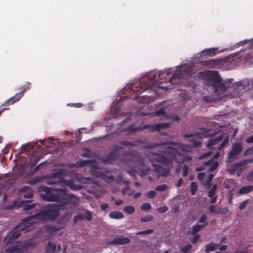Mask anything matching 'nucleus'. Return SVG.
Here are the masks:
<instances>
[{"label": "nucleus", "instance_id": "obj_1", "mask_svg": "<svg viewBox=\"0 0 253 253\" xmlns=\"http://www.w3.org/2000/svg\"><path fill=\"white\" fill-rule=\"evenodd\" d=\"M185 137L189 138L190 142L189 145L182 144H176L173 147H168L167 152H163L161 149L166 143H154L149 146H146L145 148H158L157 152L152 151L147 155L148 159L152 163L154 170L159 175L166 176L168 173L167 170L159 164H155L153 162H159L163 164H168L175 160L176 163L190 160L191 157L187 154L190 151L192 147H197L201 145L200 139L192 134H185Z\"/></svg>", "mask_w": 253, "mask_h": 253}, {"label": "nucleus", "instance_id": "obj_2", "mask_svg": "<svg viewBox=\"0 0 253 253\" xmlns=\"http://www.w3.org/2000/svg\"><path fill=\"white\" fill-rule=\"evenodd\" d=\"M203 79L206 85L210 88L213 93H216L219 97H222L224 92H231V89L235 90L232 96L235 97L238 94V90L244 89L246 85H250V82H240L236 85L232 84L230 81L223 83L217 71H207L203 73Z\"/></svg>", "mask_w": 253, "mask_h": 253}, {"label": "nucleus", "instance_id": "obj_3", "mask_svg": "<svg viewBox=\"0 0 253 253\" xmlns=\"http://www.w3.org/2000/svg\"><path fill=\"white\" fill-rule=\"evenodd\" d=\"M20 206L24 211H29L34 209L32 212L33 214L29 217H31V221H34V225L38 222H44L47 220H53L55 219L59 214L60 210L63 206V203L60 202L59 203L48 204L42 209H37V206H39L36 203L31 204L29 200L27 201H21Z\"/></svg>", "mask_w": 253, "mask_h": 253}, {"label": "nucleus", "instance_id": "obj_4", "mask_svg": "<svg viewBox=\"0 0 253 253\" xmlns=\"http://www.w3.org/2000/svg\"><path fill=\"white\" fill-rule=\"evenodd\" d=\"M34 221H31V217H27L23 219L21 222L18 224L4 239L6 245L10 244L14 239H17L21 232L26 233L32 230L34 228Z\"/></svg>", "mask_w": 253, "mask_h": 253}, {"label": "nucleus", "instance_id": "obj_5", "mask_svg": "<svg viewBox=\"0 0 253 253\" xmlns=\"http://www.w3.org/2000/svg\"><path fill=\"white\" fill-rule=\"evenodd\" d=\"M53 190V188H50L46 186H43L42 187V191L45 192L44 194H41V197L44 201H57L59 199V196L56 194H52V191ZM54 191H62L63 190L61 189H54Z\"/></svg>", "mask_w": 253, "mask_h": 253}, {"label": "nucleus", "instance_id": "obj_6", "mask_svg": "<svg viewBox=\"0 0 253 253\" xmlns=\"http://www.w3.org/2000/svg\"><path fill=\"white\" fill-rule=\"evenodd\" d=\"M192 73L191 68L189 67L182 66L178 71V72L173 75L172 77L169 80V82L172 84H178L183 77V73L185 74H189Z\"/></svg>", "mask_w": 253, "mask_h": 253}, {"label": "nucleus", "instance_id": "obj_7", "mask_svg": "<svg viewBox=\"0 0 253 253\" xmlns=\"http://www.w3.org/2000/svg\"><path fill=\"white\" fill-rule=\"evenodd\" d=\"M48 184H58L63 186V169H60L52 173V177L47 181Z\"/></svg>", "mask_w": 253, "mask_h": 253}, {"label": "nucleus", "instance_id": "obj_8", "mask_svg": "<svg viewBox=\"0 0 253 253\" xmlns=\"http://www.w3.org/2000/svg\"><path fill=\"white\" fill-rule=\"evenodd\" d=\"M168 127V125L166 123H161L159 124L146 125L142 127H139L133 129V131L142 130L147 129L149 131L154 132L155 131H159L162 129L166 128Z\"/></svg>", "mask_w": 253, "mask_h": 253}, {"label": "nucleus", "instance_id": "obj_9", "mask_svg": "<svg viewBox=\"0 0 253 253\" xmlns=\"http://www.w3.org/2000/svg\"><path fill=\"white\" fill-rule=\"evenodd\" d=\"M30 89L29 86L24 85L22 86L20 88L21 91L19 93H17L15 95L9 99H8L2 105H6L8 106L9 105H12L14 104L15 102L19 101L24 95V92L27 90Z\"/></svg>", "mask_w": 253, "mask_h": 253}, {"label": "nucleus", "instance_id": "obj_10", "mask_svg": "<svg viewBox=\"0 0 253 253\" xmlns=\"http://www.w3.org/2000/svg\"><path fill=\"white\" fill-rule=\"evenodd\" d=\"M243 149L242 146L240 143H236L233 144L230 151L228 153V158L231 160H235L238 158V155Z\"/></svg>", "mask_w": 253, "mask_h": 253}, {"label": "nucleus", "instance_id": "obj_11", "mask_svg": "<svg viewBox=\"0 0 253 253\" xmlns=\"http://www.w3.org/2000/svg\"><path fill=\"white\" fill-rule=\"evenodd\" d=\"M209 187L208 188L207 194L209 197L211 198L210 200V202L212 204H214L216 202L217 200V196H215V191L217 189L216 184H214L213 185H208Z\"/></svg>", "mask_w": 253, "mask_h": 253}, {"label": "nucleus", "instance_id": "obj_12", "mask_svg": "<svg viewBox=\"0 0 253 253\" xmlns=\"http://www.w3.org/2000/svg\"><path fill=\"white\" fill-rule=\"evenodd\" d=\"M79 203V198L75 197L74 195L67 194L64 192V205L71 204V205L77 206Z\"/></svg>", "mask_w": 253, "mask_h": 253}, {"label": "nucleus", "instance_id": "obj_13", "mask_svg": "<svg viewBox=\"0 0 253 253\" xmlns=\"http://www.w3.org/2000/svg\"><path fill=\"white\" fill-rule=\"evenodd\" d=\"M130 242V240L126 237L118 236L108 243L110 245H126Z\"/></svg>", "mask_w": 253, "mask_h": 253}, {"label": "nucleus", "instance_id": "obj_14", "mask_svg": "<svg viewBox=\"0 0 253 253\" xmlns=\"http://www.w3.org/2000/svg\"><path fill=\"white\" fill-rule=\"evenodd\" d=\"M20 192H21V196L24 198L31 199L33 196V190L30 186H24L22 187Z\"/></svg>", "mask_w": 253, "mask_h": 253}, {"label": "nucleus", "instance_id": "obj_15", "mask_svg": "<svg viewBox=\"0 0 253 253\" xmlns=\"http://www.w3.org/2000/svg\"><path fill=\"white\" fill-rule=\"evenodd\" d=\"M218 166V163L212 159L205 163V166L207 168V169L211 171H212L215 169Z\"/></svg>", "mask_w": 253, "mask_h": 253}, {"label": "nucleus", "instance_id": "obj_16", "mask_svg": "<svg viewBox=\"0 0 253 253\" xmlns=\"http://www.w3.org/2000/svg\"><path fill=\"white\" fill-rule=\"evenodd\" d=\"M216 52V49L214 48H210L205 50H203L201 53V56H211L215 54Z\"/></svg>", "mask_w": 253, "mask_h": 253}, {"label": "nucleus", "instance_id": "obj_17", "mask_svg": "<svg viewBox=\"0 0 253 253\" xmlns=\"http://www.w3.org/2000/svg\"><path fill=\"white\" fill-rule=\"evenodd\" d=\"M155 114L157 116H161V119L162 120L167 119L169 117L167 113L165 112V109L164 108H161L159 110L156 111Z\"/></svg>", "mask_w": 253, "mask_h": 253}, {"label": "nucleus", "instance_id": "obj_18", "mask_svg": "<svg viewBox=\"0 0 253 253\" xmlns=\"http://www.w3.org/2000/svg\"><path fill=\"white\" fill-rule=\"evenodd\" d=\"M252 191H253V185H249L240 188L238 193L240 194H245L249 193Z\"/></svg>", "mask_w": 253, "mask_h": 253}, {"label": "nucleus", "instance_id": "obj_19", "mask_svg": "<svg viewBox=\"0 0 253 253\" xmlns=\"http://www.w3.org/2000/svg\"><path fill=\"white\" fill-rule=\"evenodd\" d=\"M205 225H197L193 227L192 230L189 231L188 233L191 234L193 235H196L198 232L200 231L204 227Z\"/></svg>", "mask_w": 253, "mask_h": 253}, {"label": "nucleus", "instance_id": "obj_20", "mask_svg": "<svg viewBox=\"0 0 253 253\" xmlns=\"http://www.w3.org/2000/svg\"><path fill=\"white\" fill-rule=\"evenodd\" d=\"M43 141L44 142V144L48 147H53L55 149H56L58 147V145L57 147H54L53 145H55L56 143H58L57 140H52L51 139H49L47 141L43 140Z\"/></svg>", "mask_w": 253, "mask_h": 253}, {"label": "nucleus", "instance_id": "obj_21", "mask_svg": "<svg viewBox=\"0 0 253 253\" xmlns=\"http://www.w3.org/2000/svg\"><path fill=\"white\" fill-rule=\"evenodd\" d=\"M109 216L112 218L121 219L124 217V215L120 211H112L109 213Z\"/></svg>", "mask_w": 253, "mask_h": 253}, {"label": "nucleus", "instance_id": "obj_22", "mask_svg": "<svg viewBox=\"0 0 253 253\" xmlns=\"http://www.w3.org/2000/svg\"><path fill=\"white\" fill-rule=\"evenodd\" d=\"M22 249L18 246L8 247L6 249L7 253H21Z\"/></svg>", "mask_w": 253, "mask_h": 253}, {"label": "nucleus", "instance_id": "obj_23", "mask_svg": "<svg viewBox=\"0 0 253 253\" xmlns=\"http://www.w3.org/2000/svg\"><path fill=\"white\" fill-rule=\"evenodd\" d=\"M218 246L213 243H211L206 246L205 252L208 253L211 251H213L216 250Z\"/></svg>", "mask_w": 253, "mask_h": 253}, {"label": "nucleus", "instance_id": "obj_24", "mask_svg": "<svg viewBox=\"0 0 253 253\" xmlns=\"http://www.w3.org/2000/svg\"><path fill=\"white\" fill-rule=\"evenodd\" d=\"M222 140V138L221 137H217L216 138L211 140L208 143L207 146L208 147H210L212 145H216L217 143L220 142Z\"/></svg>", "mask_w": 253, "mask_h": 253}, {"label": "nucleus", "instance_id": "obj_25", "mask_svg": "<svg viewBox=\"0 0 253 253\" xmlns=\"http://www.w3.org/2000/svg\"><path fill=\"white\" fill-rule=\"evenodd\" d=\"M97 176L101 177L106 182H109L112 179V176L109 173L106 174L101 173L100 175H97Z\"/></svg>", "mask_w": 253, "mask_h": 253}, {"label": "nucleus", "instance_id": "obj_26", "mask_svg": "<svg viewBox=\"0 0 253 253\" xmlns=\"http://www.w3.org/2000/svg\"><path fill=\"white\" fill-rule=\"evenodd\" d=\"M64 185H67L69 186L70 188H71L73 190H77L79 188V186L75 185L73 184V182L72 181H68L64 179Z\"/></svg>", "mask_w": 253, "mask_h": 253}, {"label": "nucleus", "instance_id": "obj_27", "mask_svg": "<svg viewBox=\"0 0 253 253\" xmlns=\"http://www.w3.org/2000/svg\"><path fill=\"white\" fill-rule=\"evenodd\" d=\"M55 249L56 245L52 243L51 242H49L47 246L46 252L52 253L55 250Z\"/></svg>", "mask_w": 253, "mask_h": 253}, {"label": "nucleus", "instance_id": "obj_28", "mask_svg": "<svg viewBox=\"0 0 253 253\" xmlns=\"http://www.w3.org/2000/svg\"><path fill=\"white\" fill-rule=\"evenodd\" d=\"M198 189V185L196 182H192L191 184V192L192 195H195Z\"/></svg>", "mask_w": 253, "mask_h": 253}, {"label": "nucleus", "instance_id": "obj_29", "mask_svg": "<svg viewBox=\"0 0 253 253\" xmlns=\"http://www.w3.org/2000/svg\"><path fill=\"white\" fill-rule=\"evenodd\" d=\"M124 210L127 213L131 214L134 212L135 208L132 206H127L124 207Z\"/></svg>", "mask_w": 253, "mask_h": 253}, {"label": "nucleus", "instance_id": "obj_30", "mask_svg": "<svg viewBox=\"0 0 253 253\" xmlns=\"http://www.w3.org/2000/svg\"><path fill=\"white\" fill-rule=\"evenodd\" d=\"M168 188V186L166 184L158 185L155 187V190L157 191H164Z\"/></svg>", "mask_w": 253, "mask_h": 253}, {"label": "nucleus", "instance_id": "obj_31", "mask_svg": "<svg viewBox=\"0 0 253 253\" xmlns=\"http://www.w3.org/2000/svg\"><path fill=\"white\" fill-rule=\"evenodd\" d=\"M84 218L87 220V221H90L92 219V212L91 211L86 210L84 212Z\"/></svg>", "mask_w": 253, "mask_h": 253}, {"label": "nucleus", "instance_id": "obj_32", "mask_svg": "<svg viewBox=\"0 0 253 253\" xmlns=\"http://www.w3.org/2000/svg\"><path fill=\"white\" fill-rule=\"evenodd\" d=\"M151 208V205L148 203L143 204L141 206V210L142 211H148Z\"/></svg>", "mask_w": 253, "mask_h": 253}, {"label": "nucleus", "instance_id": "obj_33", "mask_svg": "<svg viewBox=\"0 0 253 253\" xmlns=\"http://www.w3.org/2000/svg\"><path fill=\"white\" fill-rule=\"evenodd\" d=\"M153 219L152 215H148L141 217L140 221L143 222H148L151 221Z\"/></svg>", "mask_w": 253, "mask_h": 253}, {"label": "nucleus", "instance_id": "obj_34", "mask_svg": "<svg viewBox=\"0 0 253 253\" xmlns=\"http://www.w3.org/2000/svg\"><path fill=\"white\" fill-rule=\"evenodd\" d=\"M153 232V230L152 229H148L143 231L137 232L135 233L136 235H147L151 234Z\"/></svg>", "mask_w": 253, "mask_h": 253}, {"label": "nucleus", "instance_id": "obj_35", "mask_svg": "<svg viewBox=\"0 0 253 253\" xmlns=\"http://www.w3.org/2000/svg\"><path fill=\"white\" fill-rule=\"evenodd\" d=\"M90 163H91V161L90 160H83V161H79L78 163V165L79 166L84 167V166L89 165L90 164Z\"/></svg>", "mask_w": 253, "mask_h": 253}, {"label": "nucleus", "instance_id": "obj_36", "mask_svg": "<svg viewBox=\"0 0 253 253\" xmlns=\"http://www.w3.org/2000/svg\"><path fill=\"white\" fill-rule=\"evenodd\" d=\"M228 211V209L226 208H219L216 210V213L225 214Z\"/></svg>", "mask_w": 253, "mask_h": 253}, {"label": "nucleus", "instance_id": "obj_37", "mask_svg": "<svg viewBox=\"0 0 253 253\" xmlns=\"http://www.w3.org/2000/svg\"><path fill=\"white\" fill-rule=\"evenodd\" d=\"M156 195V193L154 191H150L148 192L146 194L145 196L150 199H153L154 198Z\"/></svg>", "mask_w": 253, "mask_h": 253}, {"label": "nucleus", "instance_id": "obj_38", "mask_svg": "<svg viewBox=\"0 0 253 253\" xmlns=\"http://www.w3.org/2000/svg\"><path fill=\"white\" fill-rule=\"evenodd\" d=\"M122 192L123 194H125L126 193L128 195L130 196L132 194L133 191L131 189H130L128 187H127L126 188L123 189Z\"/></svg>", "mask_w": 253, "mask_h": 253}, {"label": "nucleus", "instance_id": "obj_39", "mask_svg": "<svg viewBox=\"0 0 253 253\" xmlns=\"http://www.w3.org/2000/svg\"><path fill=\"white\" fill-rule=\"evenodd\" d=\"M192 247L191 245H188L182 249V252L183 253H189Z\"/></svg>", "mask_w": 253, "mask_h": 253}, {"label": "nucleus", "instance_id": "obj_40", "mask_svg": "<svg viewBox=\"0 0 253 253\" xmlns=\"http://www.w3.org/2000/svg\"><path fill=\"white\" fill-rule=\"evenodd\" d=\"M247 179L248 181L253 183V170L248 173Z\"/></svg>", "mask_w": 253, "mask_h": 253}, {"label": "nucleus", "instance_id": "obj_41", "mask_svg": "<svg viewBox=\"0 0 253 253\" xmlns=\"http://www.w3.org/2000/svg\"><path fill=\"white\" fill-rule=\"evenodd\" d=\"M248 201H249V200H247L244 201L243 202H242L239 206V209L240 210H244L246 207V206L248 203Z\"/></svg>", "mask_w": 253, "mask_h": 253}, {"label": "nucleus", "instance_id": "obj_42", "mask_svg": "<svg viewBox=\"0 0 253 253\" xmlns=\"http://www.w3.org/2000/svg\"><path fill=\"white\" fill-rule=\"evenodd\" d=\"M168 210V207L165 206L161 207L160 208H159L157 209V211L160 213H163L166 212Z\"/></svg>", "mask_w": 253, "mask_h": 253}, {"label": "nucleus", "instance_id": "obj_43", "mask_svg": "<svg viewBox=\"0 0 253 253\" xmlns=\"http://www.w3.org/2000/svg\"><path fill=\"white\" fill-rule=\"evenodd\" d=\"M213 177H214V175L213 174H210L209 175L208 179V180L206 182V186L211 185V182Z\"/></svg>", "mask_w": 253, "mask_h": 253}, {"label": "nucleus", "instance_id": "obj_44", "mask_svg": "<svg viewBox=\"0 0 253 253\" xmlns=\"http://www.w3.org/2000/svg\"><path fill=\"white\" fill-rule=\"evenodd\" d=\"M253 153V146L247 149L244 152V155H251Z\"/></svg>", "mask_w": 253, "mask_h": 253}, {"label": "nucleus", "instance_id": "obj_45", "mask_svg": "<svg viewBox=\"0 0 253 253\" xmlns=\"http://www.w3.org/2000/svg\"><path fill=\"white\" fill-rule=\"evenodd\" d=\"M84 219V217L81 214H78L77 215L75 216L74 217V221L75 222H77L79 220H83Z\"/></svg>", "mask_w": 253, "mask_h": 253}, {"label": "nucleus", "instance_id": "obj_46", "mask_svg": "<svg viewBox=\"0 0 253 253\" xmlns=\"http://www.w3.org/2000/svg\"><path fill=\"white\" fill-rule=\"evenodd\" d=\"M207 218V215H206L205 214H202V215L201 216L200 219H199V222L200 223H203V222H204L206 221Z\"/></svg>", "mask_w": 253, "mask_h": 253}, {"label": "nucleus", "instance_id": "obj_47", "mask_svg": "<svg viewBox=\"0 0 253 253\" xmlns=\"http://www.w3.org/2000/svg\"><path fill=\"white\" fill-rule=\"evenodd\" d=\"M211 151H209L208 152L206 153L205 154H204L202 155V156H201L200 157H199V159H204L207 156H210L211 155Z\"/></svg>", "mask_w": 253, "mask_h": 253}, {"label": "nucleus", "instance_id": "obj_48", "mask_svg": "<svg viewBox=\"0 0 253 253\" xmlns=\"http://www.w3.org/2000/svg\"><path fill=\"white\" fill-rule=\"evenodd\" d=\"M245 141L247 143H251L253 142V135L250 136L246 139Z\"/></svg>", "mask_w": 253, "mask_h": 253}, {"label": "nucleus", "instance_id": "obj_49", "mask_svg": "<svg viewBox=\"0 0 253 253\" xmlns=\"http://www.w3.org/2000/svg\"><path fill=\"white\" fill-rule=\"evenodd\" d=\"M253 57V50L251 51L249 56L246 57L245 59L247 62H251V59Z\"/></svg>", "mask_w": 253, "mask_h": 253}, {"label": "nucleus", "instance_id": "obj_50", "mask_svg": "<svg viewBox=\"0 0 253 253\" xmlns=\"http://www.w3.org/2000/svg\"><path fill=\"white\" fill-rule=\"evenodd\" d=\"M209 210L211 212H215L216 210H215L214 205H211L209 208Z\"/></svg>", "mask_w": 253, "mask_h": 253}, {"label": "nucleus", "instance_id": "obj_51", "mask_svg": "<svg viewBox=\"0 0 253 253\" xmlns=\"http://www.w3.org/2000/svg\"><path fill=\"white\" fill-rule=\"evenodd\" d=\"M122 144L123 145L126 146H131L134 145V144L132 143L126 141L122 142Z\"/></svg>", "mask_w": 253, "mask_h": 253}, {"label": "nucleus", "instance_id": "obj_52", "mask_svg": "<svg viewBox=\"0 0 253 253\" xmlns=\"http://www.w3.org/2000/svg\"><path fill=\"white\" fill-rule=\"evenodd\" d=\"M100 207H101V210H105L106 209H107V208H109V205L107 204L103 203V204H101Z\"/></svg>", "mask_w": 253, "mask_h": 253}, {"label": "nucleus", "instance_id": "obj_53", "mask_svg": "<svg viewBox=\"0 0 253 253\" xmlns=\"http://www.w3.org/2000/svg\"><path fill=\"white\" fill-rule=\"evenodd\" d=\"M182 183H183V180L181 178H180L178 180V181H177V182L176 183V186L177 187H180L182 185Z\"/></svg>", "mask_w": 253, "mask_h": 253}, {"label": "nucleus", "instance_id": "obj_54", "mask_svg": "<svg viewBox=\"0 0 253 253\" xmlns=\"http://www.w3.org/2000/svg\"><path fill=\"white\" fill-rule=\"evenodd\" d=\"M228 141V139L226 138L220 144V148L223 147Z\"/></svg>", "mask_w": 253, "mask_h": 253}, {"label": "nucleus", "instance_id": "obj_55", "mask_svg": "<svg viewBox=\"0 0 253 253\" xmlns=\"http://www.w3.org/2000/svg\"><path fill=\"white\" fill-rule=\"evenodd\" d=\"M85 153H83L82 155L85 157H89L90 155V151L88 150H85Z\"/></svg>", "mask_w": 253, "mask_h": 253}, {"label": "nucleus", "instance_id": "obj_56", "mask_svg": "<svg viewBox=\"0 0 253 253\" xmlns=\"http://www.w3.org/2000/svg\"><path fill=\"white\" fill-rule=\"evenodd\" d=\"M199 236H196L195 237H194L191 240V242L192 243H195L197 242V240L199 238Z\"/></svg>", "mask_w": 253, "mask_h": 253}, {"label": "nucleus", "instance_id": "obj_57", "mask_svg": "<svg viewBox=\"0 0 253 253\" xmlns=\"http://www.w3.org/2000/svg\"><path fill=\"white\" fill-rule=\"evenodd\" d=\"M197 177L199 180H202L204 177V174L203 173H199L198 174Z\"/></svg>", "mask_w": 253, "mask_h": 253}, {"label": "nucleus", "instance_id": "obj_58", "mask_svg": "<svg viewBox=\"0 0 253 253\" xmlns=\"http://www.w3.org/2000/svg\"><path fill=\"white\" fill-rule=\"evenodd\" d=\"M115 203L116 205H121L124 204V201L123 200H116Z\"/></svg>", "mask_w": 253, "mask_h": 253}, {"label": "nucleus", "instance_id": "obj_59", "mask_svg": "<svg viewBox=\"0 0 253 253\" xmlns=\"http://www.w3.org/2000/svg\"><path fill=\"white\" fill-rule=\"evenodd\" d=\"M253 161V159H250V160L244 161L242 162L241 164L243 165H245L247 164L248 163H252Z\"/></svg>", "mask_w": 253, "mask_h": 253}, {"label": "nucleus", "instance_id": "obj_60", "mask_svg": "<svg viewBox=\"0 0 253 253\" xmlns=\"http://www.w3.org/2000/svg\"><path fill=\"white\" fill-rule=\"evenodd\" d=\"M187 173H188V172H187V168L185 166L184 168L183 169L182 175L184 176H186L187 174Z\"/></svg>", "mask_w": 253, "mask_h": 253}, {"label": "nucleus", "instance_id": "obj_61", "mask_svg": "<svg viewBox=\"0 0 253 253\" xmlns=\"http://www.w3.org/2000/svg\"><path fill=\"white\" fill-rule=\"evenodd\" d=\"M165 73H160L158 74V78L160 80H163V77H164L165 76Z\"/></svg>", "mask_w": 253, "mask_h": 253}, {"label": "nucleus", "instance_id": "obj_62", "mask_svg": "<svg viewBox=\"0 0 253 253\" xmlns=\"http://www.w3.org/2000/svg\"><path fill=\"white\" fill-rule=\"evenodd\" d=\"M227 246L226 245H222L220 248L219 250L221 251L225 250L227 249Z\"/></svg>", "mask_w": 253, "mask_h": 253}, {"label": "nucleus", "instance_id": "obj_63", "mask_svg": "<svg viewBox=\"0 0 253 253\" xmlns=\"http://www.w3.org/2000/svg\"><path fill=\"white\" fill-rule=\"evenodd\" d=\"M140 195H141L140 193H139V192L136 193L134 194L133 198H137L138 197H139L140 196Z\"/></svg>", "mask_w": 253, "mask_h": 253}, {"label": "nucleus", "instance_id": "obj_64", "mask_svg": "<svg viewBox=\"0 0 253 253\" xmlns=\"http://www.w3.org/2000/svg\"><path fill=\"white\" fill-rule=\"evenodd\" d=\"M38 161H39L38 158H37V159H35L34 162L32 164V165L34 166L35 165H36V164L38 162Z\"/></svg>", "mask_w": 253, "mask_h": 253}]
</instances>
